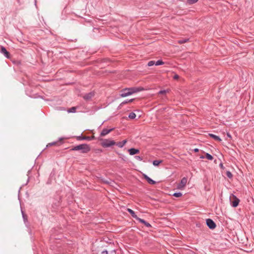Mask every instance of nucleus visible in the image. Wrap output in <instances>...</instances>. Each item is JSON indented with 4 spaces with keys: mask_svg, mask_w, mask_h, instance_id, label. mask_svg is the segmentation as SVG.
<instances>
[{
    "mask_svg": "<svg viewBox=\"0 0 254 254\" xmlns=\"http://www.w3.org/2000/svg\"><path fill=\"white\" fill-rule=\"evenodd\" d=\"M18 0V2L19 1V0Z\"/></svg>",
    "mask_w": 254,
    "mask_h": 254,
    "instance_id": "36",
    "label": "nucleus"
},
{
    "mask_svg": "<svg viewBox=\"0 0 254 254\" xmlns=\"http://www.w3.org/2000/svg\"><path fill=\"white\" fill-rule=\"evenodd\" d=\"M101 254H108V252L105 250L102 252Z\"/></svg>",
    "mask_w": 254,
    "mask_h": 254,
    "instance_id": "32",
    "label": "nucleus"
},
{
    "mask_svg": "<svg viewBox=\"0 0 254 254\" xmlns=\"http://www.w3.org/2000/svg\"><path fill=\"white\" fill-rule=\"evenodd\" d=\"M137 220H138L139 222H140V223H142V224H144V225H145V226H146L147 227H148V228L151 227V224H150V223H149L148 222H146V221H145L144 220H143V219H141V218H139L137 219Z\"/></svg>",
    "mask_w": 254,
    "mask_h": 254,
    "instance_id": "13",
    "label": "nucleus"
},
{
    "mask_svg": "<svg viewBox=\"0 0 254 254\" xmlns=\"http://www.w3.org/2000/svg\"><path fill=\"white\" fill-rule=\"evenodd\" d=\"M72 151H80L81 153H87L91 150L89 145L84 143L73 146L71 149Z\"/></svg>",
    "mask_w": 254,
    "mask_h": 254,
    "instance_id": "2",
    "label": "nucleus"
},
{
    "mask_svg": "<svg viewBox=\"0 0 254 254\" xmlns=\"http://www.w3.org/2000/svg\"><path fill=\"white\" fill-rule=\"evenodd\" d=\"M173 196L179 197L182 195V194L181 192H175L173 194Z\"/></svg>",
    "mask_w": 254,
    "mask_h": 254,
    "instance_id": "25",
    "label": "nucleus"
},
{
    "mask_svg": "<svg viewBox=\"0 0 254 254\" xmlns=\"http://www.w3.org/2000/svg\"><path fill=\"white\" fill-rule=\"evenodd\" d=\"M128 152L129 153V154L131 155H133L136 154H137L139 152V150L135 148H130L128 150Z\"/></svg>",
    "mask_w": 254,
    "mask_h": 254,
    "instance_id": "12",
    "label": "nucleus"
},
{
    "mask_svg": "<svg viewBox=\"0 0 254 254\" xmlns=\"http://www.w3.org/2000/svg\"><path fill=\"white\" fill-rule=\"evenodd\" d=\"M209 136L212 138H213L215 140L218 141L219 142L222 140L221 139L219 136L213 134H209Z\"/></svg>",
    "mask_w": 254,
    "mask_h": 254,
    "instance_id": "16",
    "label": "nucleus"
},
{
    "mask_svg": "<svg viewBox=\"0 0 254 254\" xmlns=\"http://www.w3.org/2000/svg\"><path fill=\"white\" fill-rule=\"evenodd\" d=\"M143 90L142 87L126 88L121 90L120 96L125 97Z\"/></svg>",
    "mask_w": 254,
    "mask_h": 254,
    "instance_id": "1",
    "label": "nucleus"
},
{
    "mask_svg": "<svg viewBox=\"0 0 254 254\" xmlns=\"http://www.w3.org/2000/svg\"><path fill=\"white\" fill-rule=\"evenodd\" d=\"M193 151H194L195 152H198V151H199V150H198V149L196 148V149H194L193 150Z\"/></svg>",
    "mask_w": 254,
    "mask_h": 254,
    "instance_id": "34",
    "label": "nucleus"
},
{
    "mask_svg": "<svg viewBox=\"0 0 254 254\" xmlns=\"http://www.w3.org/2000/svg\"><path fill=\"white\" fill-rule=\"evenodd\" d=\"M162 160H154L153 162V164L154 166H158L161 163H162Z\"/></svg>",
    "mask_w": 254,
    "mask_h": 254,
    "instance_id": "18",
    "label": "nucleus"
},
{
    "mask_svg": "<svg viewBox=\"0 0 254 254\" xmlns=\"http://www.w3.org/2000/svg\"><path fill=\"white\" fill-rule=\"evenodd\" d=\"M61 144V143H59V141H54V142L48 143V145H47V146L49 147V146H53V145H58V146H59Z\"/></svg>",
    "mask_w": 254,
    "mask_h": 254,
    "instance_id": "17",
    "label": "nucleus"
},
{
    "mask_svg": "<svg viewBox=\"0 0 254 254\" xmlns=\"http://www.w3.org/2000/svg\"><path fill=\"white\" fill-rule=\"evenodd\" d=\"M188 179L186 177H184L181 182L178 184L177 188L178 189H183L187 184Z\"/></svg>",
    "mask_w": 254,
    "mask_h": 254,
    "instance_id": "5",
    "label": "nucleus"
},
{
    "mask_svg": "<svg viewBox=\"0 0 254 254\" xmlns=\"http://www.w3.org/2000/svg\"><path fill=\"white\" fill-rule=\"evenodd\" d=\"M230 198L232 206L234 207H237L239 203L240 200L234 194H232Z\"/></svg>",
    "mask_w": 254,
    "mask_h": 254,
    "instance_id": "4",
    "label": "nucleus"
},
{
    "mask_svg": "<svg viewBox=\"0 0 254 254\" xmlns=\"http://www.w3.org/2000/svg\"><path fill=\"white\" fill-rule=\"evenodd\" d=\"M127 142V140H124L122 141L118 142L117 143L116 142L115 145H116L120 148H122L125 145Z\"/></svg>",
    "mask_w": 254,
    "mask_h": 254,
    "instance_id": "15",
    "label": "nucleus"
},
{
    "mask_svg": "<svg viewBox=\"0 0 254 254\" xmlns=\"http://www.w3.org/2000/svg\"><path fill=\"white\" fill-rule=\"evenodd\" d=\"M136 117V115L133 112L130 113L128 115V118L130 119H134Z\"/></svg>",
    "mask_w": 254,
    "mask_h": 254,
    "instance_id": "20",
    "label": "nucleus"
},
{
    "mask_svg": "<svg viewBox=\"0 0 254 254\" xmlns=\"http://www.w3.org/2000/svg\"><path fill=\"white\" fill-rule=\"evenodd\" d=\"M133 100H134V99H129V100H125V101H124V102H123L121 104V105H124V104H126L128 103H131V102H132Z\"/></svg>",
    "mask_w": 254,
    "mask_h": 254,
    "instance_id": "23",
    "label": "nucleus"
},
{
    "mask_svg": "<svg viewBox=\"0 0 254 254\" xmlns=\"http://www.w3.org/2000/svg\"><path fill=\"white\" fill-rule=\"evenodd\" d=\"M155 63L156 65H162L164 64V63L162 60H158Z\"/></svg>",
    "mask_w": 254,
    "mask_h": 254,
    "instance_id": "24",
    "label": "nucleus"
},
{
    "mask_svg": "<svg viewBox=\"0 0 254 254\" xmlns=\"http://www.w3.org/2000/svg\"><path fill=\"white\" fill-rule=\"evenodd\" d=\"M154 64H155V62L154 61H150L148 63V66H151L153 65Z\"/></svg>",
    "mask_w": 254,
    "mask_h": 254,
    "instance_id": "26",
    "label": "nucleus"
},
{
    "mask_svg": "<svg viewBox=\"0 0 254 254\" xmlns=\"http://www.w3.org/2000/svg\"><path fill=\"white\" fill-rule=\"evenodd\" d=\"M179 76L178 74H175L173 76V78L174 79H179Z\"/></svg>",
    "mask_w": 254,
    "mask_h": 254,
    "instance_id": "31",
    "label": "nucleus"
},
{
    "mask_svg": "<svg viewBox=\"0 0 254 254\" xmlns=\"http://www.w3.org/2000/svg\"><path fill=\"white\" fill-rule=\"evenodd\" d=\"M200 152H201V154H199V158H204V156L202 155V154L204 153V152L202 151H201Z\"/></svg>",
    "mask_w": 254,
    "mask_h": 254,
    "instance_id": "30",
    "label": "nucleus"
},
{
    "mask_svg": "<svg viewBox=\"0 0 254 254\" xmlns=\"http://www.w3.org/2000/svg\"><path fill=\"white\" fill-rule=\"evenodd\" d=\"M95 95V93L94 92H90L89 93H88L86 94H85L83 98L84 100L86 101L90 100L92 97H93Z\"/></svg>",
    "mask_w": 254,
    "mask_h": 254,
    "instance_id": "8",
    "label": "nucleus"
},
{
    "mask_svg": "<svg viewBox=\"0 0 254 254\" xmlns=\"http://www.w3.org/2000/svg\"><path fill=\"white\" fill-rule=\"evenodd\" d=\"M114 129V128H112L110 129H107V128H104L102 131H101L100 133L101 136H104L108 134L110 132H111L112 131H113Z\"/></svg>",
    "mask_w": 254,
    "mask_h": 254,
    "instance_id": "10",
    "label": "nucleus"
},
{
    "mask_svg": "<svg viewBox=\"0 0 254 254\" xmlns=\"http://www.w3.org/2000/svg\"><path fill=\"white\" fill-rule=\"evenodd\" d=\"M99 140L102 141L101 145L103 147H109L115 145L116 144V142L115 141L109 139L101 138Z\"/></svg>",
    "mask_w": 254,
    "mask_h": 254,
    "instance_id": "3",
    "label": "nucleus"
},
{
    "mask_svg": "<svg viewBox=\"0 0 254 254\" xmlns=\"http://www.w3.org/2000/svg\"><path fill=\"white\" fill-rule=\"evenodd\" d=\"M127 211L130 213V214L133 218H135L136 220H137L139 217L137 216L134 211H133L132 209L130 208H127Z\"/></svg>",
    "mask_w": 254,
    "mask_h": 254,
    "instance_id": "14",
    "label": "nucleus"
},
{
    "mask_svg": "<svg viewBox=\"0 0 254 254\" xmlns=\"http://www.w3.org/2000/svg\"><path fill=\"white\" fill-rule=\"evenodd\" d=\"M135 158L137 160H139V161H142V159H143L142 157H140V156H135Z\"/></svg>",
    "mask_w": 254,
    "mask_h": 254,
    "instance_id": "29",
    "label": "nucleus"
},
{
    "mask_svg": "<svg viewBox=\"0 0 254 254\" xmlns=\"http://www.w3.org/2000/svg\"><path fill=\"white\" fill-rule=\"evenodd\" d=\"M95 138V136H82V135L80 136H76V139L78 140H92Z\"/></svg>",
    "mask_w": 254,
    "mask_h": 254,
    "instance_id": "6",
    "label": "nucleus"
},
{
    "mask_svg": "<svg viewBox=\"0 0 254 254\" xmlns=\"http://www.w3.org/2000/svg\"><path fill=\"white\" fill-rule=\"evenodd\" d=\"M198 0H191V3H194L196 2Z\"/></svg>",
    "mask_w": 254,
    "mask_h": 254,
    "instance_id": "33",
    "label": "nucleus"
},
{
    "mask_svg": "<svg viewBox=\"0 0 254 254\" xmlns=\"http://www.w3.org/2000/svg\"><path fill=\"white\" fill-rule=\"evenodd\" d=\"M0 52L1 54H3L4 56L7 58H10V54L6 50L5 48L2 46L1 47Z\"/></svg>",
    "mask_w": 254,
    "mask_h": 254,
    "instance_id": "9",
    "label": "nucleus"
},
{
    "mask_svg": "<svg viewBox=\"0 0 254 254\" xmlns=\"http://www.w3.org/2000/svg\"><path fill=\"white\" fill-rule=\"evenodd\" d=\"M188 2L190 3V0H188Z\"/></svg>",
    "mask_w": 254,
    "mask_h": 254,
    "instance_id": "35",
    "label": "nucleus"
},
{
    "mask_svg": "<svg viewBox=\"0 0 254 254\" xmlns=\"http://www.w3.org/2000/svg\"><path fill=\"white\" fill-rule=\"evenodd\" d=\"M144 178L147 181V182L151 185H154L156 184L155 181L152 180L151 178H150L148 176H147L146 175L144 174L143 175Z\"/></svg>",
    "mask_w": 254,
    "mask_h": 254,
    "instance_id": "11",
    "label": "nucleus"
},
{
    "mask_svg": "<svg viewBox=\"0 0 254 254\" xmlns=\"http://www.w3.org/2000/svg\"><path fill=\"white\" fill-rule=\"evenodd\" d=\"M226 176L229 178H231L233 176L232 173L229 171L226 172Z\"/></svg>",
    "mask_w": 254,
    "mask_h": 254,
    "instance_id": "27",
    "label": "nucleus"
},
{
    "mask_svg": "<svg viewBox=\"0 0 254 254\" xmlns=\"http://www.w3.org/2000/svg\"><path fill=\"white\" fill-rule=\"evenodd\" d=\"M167 92V90H160L159 92V94H165Z\"/></svg>",
    "mask_w": 254,
    "mask_h": 254,
    "instance_id": "28",
    "label": "nucleus"
},
{
    "mask_svg": "<svg viewBox=\"0 0 254 254\" xmlns=\"http://www.w3.org/2000/svg\"><path fill=\"white\" fill-rule=\"evenodd\" d=\"M206 224L208 227L211 229H214L216 226L214 222L211 219H207L206 220Z\"/></svg>",
    "mask_w": 254,
    "mask_h": 254,
    "instance_id": "7",
    "label": "nucleus"
},
{
    "mask_svg": "<svg viewBox=\"0 0 254 254\" xmlns=\"http://www.w3.org/2000/svg\"><path fill=\"white\" fill-rule=\"evenodd\" d=\"M205 157L209 160H212L213 159V156L207 153H205Z\"/></svg>",
    "mask_w": 254,
    "mask_h": 254,
    "instance_id": "21",
    "label": "nucleus"
},
{
    "mask_svg": "<svg viewBox=\"0 0 254 254\" xmlns=\"http://www.w3.org/2000/svg\"><path fill=\"white\" fill-rule=\"evenodd\" d=\"M76 108L75 107H72L68 110V113H75L76 112Z\"/></svg>",
    "mask_w": 254,
    "mask_h": 254,
    "instance_id": "22",
    "label": "nucleus"
},
{
    "mask_svg": "<svg viewBox=\"0 0 254 254\" xmlns=\"http://www.w3.org/2000/svg\"><path fill=\"white\" fill-rule=\"evenodd\" d=\"M189 40V39H184L179 40H178V43L179 44H184V43L188 42Z\"/></svg>",
    "mask_w": 254,
    "mask_h": 254,
    "instance_id": "19",
    "label": "nucleus"
}]
</instances>
